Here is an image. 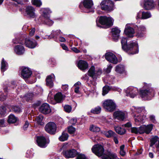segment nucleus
Returning <instances> with one entry per match:
<instances>
[{
  "label": "nucleus",
  "mask_w": 159,
  "mask_h": 159,
  "mask_svg": "<svg viewBox=\"0 0 159 159\" xmlns=\"http://www.w3.org/2000/svg\"><path fill=\"white\" fill-rule=\"evenodd\" d=\"M127 40L126 38L122 37L121 39L122 48L123 50L126 51H131L132 54H135L139 52V46L137 42H134L132 41L127 44Z\"/></svg>",
  "instance_id": "1"
},
{
  "label": "nucleus",
  "mask_w": 159,
  "mask_h": 159,
  "mask_svg": "<svg viewBox=\"0 0 159 159\" xmlns=\"http://www.w3.org/2000/svg\"><path fill=\"white\" fill-rule=\"evenodd\" d=\"M150 86V84H146L143 89L140 90L139 94L143 100H149L154 97L155 92Z\"/></svg>",
  "instance_id": "2"
},
{
  "label": "nucleus",
  "mask_w": 159,
  "mask_h": 159,
  "mask_svg": "<svg viewBox=\"0 0 159 159\" xmlns=\"http://www.w3.org/2000/svg\"><path fill=\"white\" fill-rule=\"evenodd\" d=\"M131 110L132 111L137 112L134 116L135 122H141L143 120L145 117L144 116V114L146 112L144 107H133L131 108Z\"/></svg>",
  "instance_id": "3"
},
{
  "label": "nucleus",
  "mask_w": 159,
  "mask_h": 159,
  "mask_svg": "<svg viewBox=\"0 0 159 159\" xmlns=\"http://www.w3.org/2000/svg\"><path fill=\"white\" fill-rule=\"evenodd\" d=\"M153 126L152 124H150L147 126L143 125L139 128L132 127L131 128L130 131L131 133L135 134H142L144 133L148 134L152 130Z\"/></svg>",
  "instance_id": "4"
},
{
  "label": "nucleus",
  "mask_w": 159,
  "mask_h": 159,
  "mask_svg": "<svg viewBox=\"0 0 159 159\" xmlns=\"http://www.w3.org/2000/svg\"><path fill=\"white\" fill-rule=\"evenodd\" d=\"M41 13L44 18V22L47 25L51 26L53 23V22L49 19V14L52 12L48 8H42L40 10Z\"/></svg>",
  "instance_id": "5"
},
{
  "label": "nucleus",
  "mask_w": 159,
  "mask_h": 159,
  "mask_svg": "<svg viewBox=\"0 0 159 159\" xmlns=\"http://www.w3.org/2000/svg\"><path fill=\"white\" fill-rule=\"evenodd\" d=\"M102 106L106 111L112 112L116 108V105L114 101L112 100L107 99L103 103Z\"/></svg>",
  "instance_id": "6"
},
{
  "label": "nucleus",
  "mask_w": 159,
  "mask_h": 159,
  "mask_svg": "<svg viewBox=\"0 0 159 159\" xmlns=\"http://www.w3.org/2000/svg\"><path fill=\"white\" fill-rule=\"evenodd\" d=\"M101 8L102 10L111 11L113 10L114 3L110 0L103 1L101 3Z\"/></svg>",
  "instance_id": "7"
},
{
  "label": "nucleus",
  "mask_w": 159,
  "mask_h": 159,
  "mask_svg": "<svg viewBox=\"0 0 159 159\" xmlns=\"http://www.w3.org/2000/svg\"><path fill=\"white\" fill-rule=\"evenodd\" d=\"M99 22L101 25H105L107 27H109L113 24V19L111 17L106 16H101L99 19Z\"/></svg>",
  "instance_id": "8"
},
{
  "label": "nucleus",
  "mask_w": 159,
  "mask_h": 159,
  "mask_svg": "<svg viewBox=\"0 0 159 159\" xmlns=\"http://www.w3.org/2000/svg\"><path fill=\"white\" fill-rule=\"evenodd\" d=\"M37 142L39 147L45 148L49 143V140L48 139H46L43 136H40L37 137Z\"/></svg>",
  "instance_id": "9"
},
{
  "label": "nucleus",
  "mask_w": 159,
  "mask_h": 159,
  "mask_svg": "<svg viewBox=\"0 0 159 159\" xmlns=\"http://www.w3.org/2000/svg\"><path fill=\"white\" fill-rule=\"evenodd\" d=\"M92 150L93 153L98 157L101 156L104 152L103 147L100 145H94Z\"/></svg>",
  "instance_id": "10"
},
{
  "label": "nucleus",
  "mask_w": 159,
  "mask_h": 159,
  "mask_svg": "<svg viewBox=\"0 0 159 159\" xmlns=\"http://www.w3.org/2000/svg\"><path fill=\"white\" fill-rule=\"evenodd\" d=\"M45 130L48 133L50 134H54L57 130V126L53 122H49L45 125Z\"/></svg>",
  "instance_id": "11"
},
{
  "label": "nucleus",
  "mask_w": 159,
  "mask_h": 159,
  "mask_svg": "<svg viewBox=\"0 0 159 159\" xmlns=\"http://www.w3.org/2000/svg\"><path fill=\"white\" fill-rule=\"evenodd\" d=\"M32 74V72L30 69L29 68L26 67H25L23 68L21 73L22 77L27 82H28V81H27V79L30 78Z\"/></svg>",
  "instance_id": "12"
},
{
  "label": "nucleus",
  "mask_w": 159,
  "mask_h": 159,
  "mask_svg": "<svg viewBox=\"0 0 159 159\" xmlns=\"http://www.w3.org/2000/svg\"><path fill=\"white\" fill-rule=\"evenodd\" d=\"M84 7L86 9L84 11L85 12L88 13L90 12L93 11L92 10L93 6V2L92 0H84L83 2Z\"/></svg>",
  "instance_id": "13"
},
{
  "label": "nucleus",
  "mask_w": 159,
  "mask_h": 159,
  "mask_svg": "<svg viewBox=\"0 0 159 159\" xmlns=\"http://www.w3.org/2000/svg\"><path fill=\"white\" fill-rule=\"evenodd\" d=\"M138 93L137 89L132 86L129 87L126 90V93L128 96L134 98Z\"/></svg>",
  "instance_id": "14"
},
{
  "label": "nucleus",
  "mask_w": 159,
  "mask_h": 159,
  "mask_svg": "<svg viewBox=\"0 0 159 159\" xmlns=\"http://www.w3.org/2000/svg\"><path fill=\"white\" fill-rule=\"evenodd\" d=\"M106 59L110 62L116 64L118 62V60L116 56L111 52L107 53L105 55Z\"/></svg>",
  "instance_id": "15"
},
{
  "label": "nucleus",
  "mask_w": 159,
  "mask_h": 159,
  "mask_svg": "<svg viewBox=\"0 0 159 159\" xmlns=\"http://www.w3.org/2000/svg\"><path fill=\"white\" fill-rule=\"evenodd\" d=\"M62 153L64 156L66 158H73L77 154L76 151L74 149L64 151Z\"/></svg>",
  "instance_id": "16"
},
{
  "label": "nucleus",
  "mask_w": 159,
  "mask_h": 159,
  "mask_svg": "<svg viewBox=\"0 0 159 159\" xmlns=\"http://www.w3.org/2000/svg\"><path fill=\"white\" fill-rule=\"evenodd\" d=\"M39 110L41 113L45 114L49 113L51 111L49 105L46 103L42 104L39 108Z\"/></svg>",
  "instance_id": "17"
},
{
  "label": "nucleus",
  "mask_w": 159,
  "mask_h": 159,
  "mask_svg": "<svg viewBox=\"0 0 159 159\" xmlns=\"http://www.w3.org/2000/svg\"><path fill=\"white\" fill-rule=\"evenodd\" d=\"M126 35L129 37H133L134 33V29L130 26L128 24L126 25L124 31Z\"/></svg>",
  "instance_id": "18"
},
{
  "label": "nucleus",
  "mask_w": 159,
  "mask_h": 159,
  "mask_svg": "<svg viewBox=\"0 0 159 159\" xmlns=\"http://www.w3.org/2000/svg\"><path fill=\"white\" fill-rule=\"evenodd\" d=\"M35 9L32 6H27L26 8L25 12L28 16L30 18H34L35 17Z\"/></svg>",
  "instance_id": "19"
},
{
  "label": "nucleus",
  "mask_w": 159,
  "mask_h": 159,
  "mask_svg": "<svg viewBox=\"0 0 159 159\" xmlns=\"http://www.w3.org/2000/svg\"><path fill=\"white\" fill-rule=\"evenodd\" d=\"M25 44L27 47L30 48H34L37 45V43L36 41L34 39H25Z\"/></svg>",
  "instance_id": "20"
},
{
  "label": "nucleus",
  "mask_w": 159,
  "mask_h": 159,
  "mask_svg": "<svg viewBox=\"0 0 159 159\" xmlns=\"http://www.w3.org/2000/svg\"><path fill=\"white\" fill-rule=\"evenodd\" d=\"M150 142V146L152 147L155 144L157 151L159 153V138L157 136H155L151 139Z\"/></svg>",
  "instance_id": "21"
},
{
  "label": "nucleus",
  "mask_w": 159,
  "mask_h": 159,
  "mask_svg": "<svg viewBox=\"0 0 159 159\" xmlns=\"http://www.w3.org/2000/svg\"><path fill=\"white\" fill-rule=\"evenodd\" d=\"M77 66L79 69L83 71L88 69V64L85 61L80 60L78 62Z\"/></svg>",
  "instance_id": "22"
},
{
  "label": "nucleus",
  "mask_w": 159,
  "mask_h": 159,
  "mask_svg": "<svg viewBox=\"0 0 159 159\" xmlns=\"http://www.w3.org/2000/svg\"><path fill=\"white\" fill-rule=\"evenodd\" d=\"M55 79V77L53 74L48 76L46 79L47 85L50 88L53 86V82Z\"/></svg>",
  "instance_id": "23"
},
{
  "label": "nucleus",
  "mask_w": 159,
  "mask_h": 159,
  "mask_svg": "<svg viewBox=\"0 0 159 159\" xmlns=\"http://www.w3.org/2000/svg\"><path fill=\"white\" fill-rule=\"evenodd\" d=\"M114 117L119 120H123L125 117V113L120 111H115L113 114Z\"/></svg>",
  "instance_id": "24"
},
{
  "label": "nucleus",
  "mask_w": 159,
  "mask_h": 159,
  "mask_svg": "<svg viewBox=\"0 0 159 159\" xmlns=\"http://www.w3.org/2000/svg\"><path fill=\"white\" fill-rule=\"evenodd\" d=\"M154 7L153 0H144L143 7L146 10H150Z\"/></svg>",
  "instance_id": "25"
},
{
  "label": "nucleus",
  "mask_w": 159,
  "mask_h": 159,
  "mask_svg": "<svg viewBox=\"0 0 159 159\" xmlns=\"http://www.w3.org/2000/svg\"><path fill=\"white\" fill-rule=\"evenodd\" d=\"M14 50L15 53L19 55L23 54L25 52V49L23 46L18 45L14 47Z\"/></svg>",
  "instance_id": "26"
},
{
  "label": "nucleus",
  "mask_w": 159,
  "mask_h": 159,
  "mask_svg": "<svg viewBox=\"0 0 159 159\" xmlns=\"http://www.w3.org/2000/svg\"><path fill=\"white\" fill-rule=\"evenodd\" d=\"M146 29L143 25H140L138 27V31L136 36L139 37H142L145 34Z\"/></svg>",
  "instance_id": "27"
},
{
  "label": "nucleus",
  "mask_w": 159,
  "mask_h": 159,
  "mask_svg": "<svg viewBox=\"0 0 159 159\" xmlns=\"http://www.w3.org/2000/svg\"><path fill=\"white\" fill-rule=\"evenodd\" d=\"M117 156L116 153L110 152L108 151L106 154L104 155L102 157V159H115Z\"/></svg>",
  "instance_id": "28"
},
{
  "label": "nucleus",
  "mask_w": 159,
  "mask_h": 159,
  "mask_svg": "<svg viewBox=\"0 0 159 159\" xmlns=\"http://www.w3.org/2000/svg\"><path fill=\"white\" fill-rule=\"evenodd\" d=\"M87 74L89 76L91 77L93 80L96 79V74L95 67L94 66H92L91 67L88 71Z\"/></svg>",
  "instance_id": "29"
},
{
  "label": "nucleus",
  "mask_w": 159,
  "mask_h": 159,
  "mask_svg": "<svg viewBox=\"0 0 159 159\" xmlns=\"http://www.w3.org/2000/svg\"><path fill=\"white\" fill-rule=\"evenodd\" d=\"M120 30L117 27L112 28L111 30V33L114 39H117L119 36Z\"/></svg>",
  "instance_id": "30"
},
{
  "label": "nucleus",
  "mask_w": 159,
  "mask_h": 159,
  "mask_svg": "<svg viewBox=\"0 0 159 159\" xmlns=\"http://www.w3.org/2000/svg\"><path fill=\"white\" fill-rule=\"evenodd\" d=\"M9 87L7 86H4V93L0 92V100L4 101L6 99L7 96V89Z\"/></svg>",
  "instance_id": "31"
},
{
  "label": "nucleus",
  "mask_w": 159,
  "mask_h": 159,
  "mask_svg": "<svg viewBox=\"0 0 159 159\" xmlns=\"http://www.w3.org/2000/svg\"><path fill=\"white\" fill-rule=\"evenodd\" d=\"M61 33V31L60 30H57L56 31H52L50 36H48V38H57Z\"/></svg>",
  "instance_id": "32"
},
{
  "label": "nucleus",
  "mask_w": 159,
  "mask_h": 159,
  "mask_svg": "<svg viewBox=\"0 0 159 159\" xmlns=\"http://www.w3.org/2000/svg\"><path fill=\"white\" fill-rule=\"evenodd\" d=\"M63 97L61 93H58L54 96V99L57 102H61L63 100Z\"/></svg>",
  "instance_id": "33"
},
{
  "label": "nucleus",
  "mask_w": 159,
  "mask_h": 159,
  "mask_svg": "<svg viewBox=\"0 0 159 159\" xmlns=\"http://www.w3.org/2000/svg\"><path fill=\"white\" fill-rule=\"evenodd\" d=\"M115 129L116 132L120 135L124 134L126 132L125 129L121 128L119 126L115 127Z\"/></svg>",
  "instance_id": "34"
},
{
  "label": "nucleus",
  "mask_w": 159,
  "mask_h": 159,
  "mask_svg": "<svg viewBox=\"0 0 159 159\" xmlns=\"http://www.w3.org/2000/svg\"><path fill=\"white\" fill-rule=\"evenodd\" d=\"M8 67V65L4 58H2L1 61V70L2 72L5 71Z\"/></svg>",
  "instance_id": "35"
},
{
  "label": "nucleus",
  "mask_w": 159,
  "mask_h": 159,
  "mask_svg": "<svg viewBox=\"0 0 159 159\" xmlns=\"http://www.w3.org/2000/svg\"><path fill=\"white\" fill-rule=\"evenodd\" d=\"M115 71L117 73L121 74L124 71V66L119 65L116 66Z\"/></svg>",
  "instance_id": "36"
},
{
  "label": "nucleus",
  "mask_w": 159,
  "mask_h": 159,
  "mask_svg": "<svg viewBox=\"0 0 159 159\" xmlns=\"http://www.w3.org/2000/svg\"><path fill=\"white\" fill-rule=\"evenodd\" d=\"M104 134L107 138L113 137L114 135H116L115 133L111 130L104 131Z\"/></svg>",
  "instance_id": "37"
},
{
  "label": "nucleus",
  "mask_w": 159,
  "mask_h": 159,
  "mask_svg": "<svg viewBox=\"0 0 159 159\" xmlns=\"http://www.w3.org/2000/svg\"><path fill=\"white\" fill-rule=\"evenodd\" d=\"M68 136V135L67 133L63 132L61 135L59 137V139L61 141H64L67 140Z\"/></svg>",
  "instance_id": "38"
},
{
  "label": "nucleus",
  "mask_w": 159,
  "mask_h": 159,
  "mask_svg": "<svg viewBox=\"0 0 159 159\" xmlns=\"http://www.w3.org/2000/svg\"><path fill=\"white\" fill-rule=\"evenodd\" d=\"M17 120V118L13 115H10L8 117V122L10 123H14Z\"/></svg>",
  "instance_id": "39"
},
{
  "label": "nucleus",
  "mask_w": 159,
  "mask_h": 159,
  "mask_svg": "<svg viewBox=\"0 0 159 159\" xmlns=\"http://www.w3.org/2000/svg\"><path fill=\"white\" fill-rule=\"evenodd\" d=\"M43 116L42 115H39L38 116L36 117V120L37 123L40 125H43L44 124V123L43 121Z\"/></svg>",
  "instance_id": "40"
},
{
  "label": "nucleus",
  "mask_w": 159,
  "mask_h": 159,
  "mask_svg": "<svg viewBox=\"0 0 159 159\" xmlns=\"http://www.w3.org/2000/svg\"><path fill=\"white\" fill-rule=\"evenodd\" d=\"M90 131L93 132H98L100 130V128L95 125H91L89 128Z\"/></svg>",
  "instance_id": "41"
},
{
  "label": "nucleus",
  "mask_w": 159,
  "mask_h": 159,
  "mask_svg": "<svg viewBox=\"0 0 159 159\" xmlns=\"http://www.w3.org/2000/svg\"><path fill=\"white\" fill-rule=\"evenodd\" d=\"M101 108L99 106H97L94 108L92 109L91 112L93 114H98L101 111Z\"/></svg>",
  "instance_id": "42"
},
{
  "label": "nucleus",
  "mask_w": 159,
  "mask_h": 159,
  "mask_svg": "<svg viewBox=\"0 0 159 159\" xmlns=\"http://www.w3.org/2000/svg\"><path fill=\"white\" fill-rule=\"evenodd\" d=\"M151 17V14L148 11L146 12H143L142 13V19H147Z\"/></svg>",
  "instance_id": "43"
},
{
  "label": "nucleus",
  "mask_w": 159,
  "mask_h": 159,
  "mask_svg": "<svg viewBox=\"0 0 159 159\" xmlns=\"http://www.w3.org/2000/svg\"><path fill=\"white\" fill-rule=\"evenodd\" d=\"M81 83L80 82H78L74 85V86L75 87V92L76 93H78L79 92V88L81 86Z\"/></svg>",
  "instance_id": "44"
},
{
  "label": "nucleus",
  "mask_w": 159,
  "mask_h": 159,
  "mask_svg": "<svg viewBox=\"0 0 159 159\" xmlns=\"http://www.w3.org/2000/svg\"><path fill=\"white\" fill-rule=\"evenodd\" d=\"M11 110L13 112L16 113H19L21 111L20 107L16 106L12 107Z\"/></svg>",
  "instance_id": "45"
},
{
  "label": "nucleus",
  "mask_w": 159,
  "mask_h": 159,
  "mask_svg": "<svg viewBox=\"0 0 159 159\" xmlns=\"http://www.w3.org/2000/svg\"><path fill=\"white\" fill-rule=\"evenodd\" d=\"M33 97V94L32 93H30L27 94L23 98L24 99H25L27 101H29L30 100H32Z\"/></svg>",
  "instance_id": "46"
},
{
  "label": "nucleus",
  "mask_w": 159,
  "mask_h": 159,
  "mask_svg": "<svg viewBox=\"0 0 159 159\" xmlns=\"http://www.w3.org/2000/svg\"><path fill=\"white\" fill-rule=\"evenodd\" d=\"M107 84H113L114 82V78L113 76H108L107 78Z\"/></svg>",
  "instance_id": "47"
},
{
  "label": "nucleus",
  "mask_w": 159,
  "mask_h": 159,
  "mask_svg": "<svg viewBox=\"0 0 159 159\" xmlns=\"http://www.w3.org/2000/svg\"><path fill=\"white\" fill-rule=\"evenodd\" d=\"M110 90V88L108 86H105L102 89V95L104 96L107 94Z\"/></svg>",
  "instance_id": "48"
},
{
  "label": "nucleus",
  "mask_w": 159,
  "mask_h": 159,
  "mask_svg": "<svg viewBox=\"0 0 159 159\" xmlns=\"http://www.w3.org/2000/svg\"><path fill=\"white\" fill-rule=\"evenodd\" d=\"M32 2L33 4L37 7H40L42 4L40 0H32Z\"/></svg>",
  "instance_id": "49"
},
{
  "label": "nucleus",
  "mask_w": 159,
  "mask_h": 159,
  "mask_svg": "<svg viewBox=\"0 0 159 159\" xmlns=\"http://www.w3.org/2000/svg\"><path fill=\"white\" fill-rule=\"evenodd\" d=\"M6 113V108L5 107L2 106L0 107V116H3Z\"/></svg>",
  "instance_id": "50"
},
{
  "label": "nucleus",
  "mask_w": 159,
  "mask_h": 159,
  "mask_svg": "<svg viewBox=\"0 0 159 159\" xmlns=\"http://www.w3.org/2000/svg\"><path fill=\"white\" fill-rule=\"evenodd\" d=\"M68 132L70 134H73L75 131V129L72 126H70L68 128Z\"/></svg>",
  "instance_id": "51"
},
{
  "label": "nucleus",
  "mask_w": 159,
  "mask_h": 159,
  "mask_svg": "<svg viewBox=\"0 0 159 159\" xmlns=\"http://www.w3.org/2000/svg\"><path fill=\"white\" fill-rule=\"evenodd\" d=\"M124 147L125 146L124 145H122L120 147V153L122 156H125V152L124 150Z\"/></svg>",
  "instance_id": "52"
},
{
  "label": "nucleus",
  "mask_w": 159,
  "mask_h": 159,
  "mask_svg": "<svg viewBox=\"0 0 159 159\" xmlns=\"http://www.w3.org/2000/svg\"><path fill=\"white\" fill-rule=\"evenodd\" d=\"M72 109L70 106L68 105H66L64 107V110L65 111L67 112H70Z\"/></svg>",
  "instance_id": "53"
},
{
  "label": "nucleus",
  "mask_w": 159,
  "mask_h": 159,
  "mask_svg": "<svg viewBox=\"0 0 159 159\" xmlns=\"http://www.w3.org/2000/svg\"><path fill=\"white\" fill-rule=\"evenodd\" d=\"M26 156L27 157H32L33 156V153L32 151L28 150L27 152Z\"/></svg>",
  "instance_id": "54"
},
{
  "label": "nucleus",
  "mask_w": 159,
  "mask_h": 159,
  "mask_svg": "<svg viewBox=\"0 0 159 159\" xmlns=\"http://www.w3.org/2000/svg\"><path fill=\"white\" fill-rule=\"evenodd\" d=\"M76 159H88L84 154H78Z\"/></svg>",
  "instance_id": "55"
},
{
  "label": "nucleus",
  "mask_w": 159,
  "mask_h": 159,
  "mask_svg": "<svg viewBox=\"0 0 159 159\" xmlns=\"http://www.w3.org/2000/svg\"><path fill=\"white\" fill-rule=\"evenodd\" d=\"M77 118H73L71 119L69 121V124L74 125L76 124L77 122Z\"/></svg>",
  "instance_id": "56"
},
{
  "label": "nucleus",
  "mask_w": 159,
  "mask_h": 159,
  "mask_svg": "<svg viewBox=\"0 0 159 159\" xmlns=\"http://www.w3.org/2000/svg\"><path fill=\"white\" fill-rule=\"evenodd\" d=\"M12 41L13 43L15 44L20 43L21 44H22L23 43V42L22 41H21L19 40L17 38H15L13 39Z\"/></svg>",
  "instance_id": "57"
},
{
  "label": "nucleus",
  "mask_w": 159,
  "mask_h": 159,
  "mask_svg": "<svg viewBox=\"0 0 159 159\" xmlns=\"http://www.w3.org/2000/svg\"><path fill=\"white\" fill-rule=\"evenodd\" d=\"M112 68V66L110 65L107 66V67L106 69V71L107 73H109L111 72V70Z\"/></svg>",
  "instance_id": "58"
},
{
  "label": "nucleus",
  "mask_w": 159,
  "mask_h": 159,
  "mask_svg": "<svg viewBox=\"0 0 159 159\" xmlns=\"http://www.w3.org/2000/svg\"><path fill=\"white\" fill-rule=\"evenodd\" d=\"M143 12L140 11L139 12H138L137 14V15L136 17V19H142L141 17L142 16V13Z\"/></svg>",
  "instance_id": "59"
},
{
  "label": "nucleus",
  "mask_w": 159,
  "mask_h": 159,
  "mask_svg": "<svg viewBox=\"0 0 159 159\" xmlns=\"http://www.w3.org/2000/svg\"><path fill=\"white\" fill-rule=\"evenodd\" d=\"M68 146L67 144L66 143H64L61 148V149L62 150H63V152L64 151H65V150L66 149Z\"/></svg>",
  "instance_id": "60"
},
{
  "label": "nucleus",
  "mask_w": 159,
  "mask_h": 159,
  "mask_svg": "<svg viewBox=\"0 0 159 159\" xmlns=\"http://www.w3.org/2000/svg\"><path fill=\"white\" fill-rule=\"evenodd\" d=\"M35 28H33L31 30L30 32L29 35L31 36H33L35 32Z\"/></svg>",
  "instance_id": "61"
},
{
  "label": "nucleus",
  "mask_w": 159,
  "mask_h": 159,
  "mask_svg": "<svg viewBox=\"0 0 159 159\" xmlns=\"http://www.w3.org/2000/svg\"><path fill=\"white\" fill-rule=\"evenodd\" d=\"M102 73V70L101 69H99L97 71H96V78L98 75H100Z\"/></svg>",
  "instance_id": "62"
},
{
  "label": "nucleus",
  "mask_w": 159,
  "mask_h": 159,
  "mask_svg": "<svg viewBox=\"0 0 159 159\" xmlns=\"http://www.w3.org/2000/svg\"><path fill=\"white\" fill-rule=\"evenodd\" d=\"M29 125V122L26 121L23 126V129L24 130H25L28 127Z\"/></svg>",
  "instance_id": "63"
},
{
  "label": "nucleus",
  "mask_w": 159,
  "mask_h": 159,
  "mask_svg": "<svg viewBox=\"0 0 159 159\" xmlns=\"http://www.w3.org/2000/svg\"><path fill=\"white\" fill-rule=\"evenodd\" d=\"M5 126L4 125V121L3 119H1L0 120V126L2 127H4Z\"/></svg>",
  "instance_id": "64"
}]
</instances>
